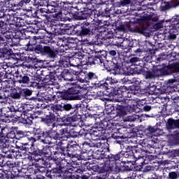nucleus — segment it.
<instances>
[{"label": "nucleus", "mask_w": 179, "mask_h": 179, "mask_svg": "<svg viewBox=\"0 0 179 179\" xmlns=\"http://www.w3.org/2000/svg\"><path fill=\"white\" fill-rule=\"evenodd\" d=\"M80 10V15L78 20H85L92 17L93 13H94V7L90 3H81V7L78 8Z\"/></svg>", "instance_id": "4468645a"}, {"label": "nucleus", "mask_w": 179, "mask_h": 179, "mask_svg": "<svg viewBox=\"0 0 179 179\" xmlns=\"http://www.w3.org/2000/svg\"><path fill=\"white\" fill-rule=\"evenodd\" d=\"M143 150H145V153L147 155L148 153H153V150L155 148L152 146V145L148 143H144V145H141Z\"/></svg>", "instance_id": "338daca9"}, {"label": "nucleus", "mask_w": 179, "mask_h": 179, "mask_svg": "<svg viewBox=\"0 0 179 179\" xmlns=\"http://www.w3.org/2000/svg\"><path fill=\"white\" fill-rule=\"evenodd\" d=\"M53 29V33L55 36H62V34H66V29L65 27L59 25L52 26Z\"/></svg>", "instance_id": "58836bf2"}, {"label": "nucleus", "mask_w": 179, "mask_h": 179, "mask_svg": "<svg viewBox=\"0 0 179 179\" xmlns=\"http://www.w3.org/2000/svg\"><path fill=\"white\" fill-rule=\"evenodd\" d=\"M150 64H152V56L148 55V56H145L142 60H140L138 66L145 67L146 65L147 66H150Z\"/></svg>", "instance_id": "37998d69"}, {"label": "nucleus", "mask_w": 179, "mask_h": 179, "mask_svg": "<svg viewBox=\"0 0 179 179\" xmlns=\"http://www.w3.org/2000/svg\"><path fill=\"white\" fill-rule=\"evenodd\" d=\"M29 62H31L34 64V68L37 69V68H42L43 67V60L38 59L36 57L29 56L28 57Z\"/></svg>", "instance_id": "79ce46f5"}, {"label": "nucleus", "mask_w": 179, "mask_h": 179, "mask_svg": "<svg viewBox=\"0 0 179 179\" xmlns=\"http://www.w3.org/2000/svg\"><path fill=\"white\" fill-rule=\"evenodd\" d=\"M33 94V91L29 90V88H21V97H24V99H27V97L31 96Z\"/></svg>", "instance_id": "e2e57ef3"}, {"label": "nucleus", "mask_w": 179, "mask_h": 179, "mask_svg": "<svg viewBox=\"0 0 179 179\" xmlns=\"http://www.w3.org/2000/svg\"><path fill=\"white\" fill-rule=\"evenodd\" d=\"M98 31L100 33L101 38L103 41H108V40L114 38V32L110 29L98 30Z\"/></svg>", "instance_id": "2f4dec72"}, {"label": "nucleus", "mask_w": 179, "mask_h": 179, "mask_svg": "<svg viewBox=\"0 0 179 179\" xmlns=\"http://www.w3.org/2000/svg\"><path fill=\"white\" fill-rule=\"evenodd\" d=\"M4 22H6V24H9L10 26H16L17 27H22L23 24H22V21L23 19L20 17H17L15 13H6L4 17Z\"/></svg>", "instance_id": "dca6fc26"}, {"label": "nucleus", "mask_w": 179, "mask_h": 179, "mask_svg": "<svg viewBox=\"0 0 179 179\" xmlns=\"http://www.w3.org/2000/svg\"><path fill=\"white\" fill-rule=\"evenodd\" d=\"M124 63L122 62V60L118 58H115L113 60V64H112V69H111V73H113V75H122L124 73L122 72L124 68Z\"/></svg>", "instance_id": "aec40b11"}, {"label": "nucleus", "mask_w": 179, "mask_h": 179, "mask_svg": "<svg viewBox=\"0 0 179 179\" xmlns=\"http://www.w3.org/2000/svg\"><path fill=\"white\" fill-rule=\"evenodd\" d=\"M69 111V115H71V117H74L75 118H77L78 121L83 122V120H82V116L79 114V108L78 107L77 103L73 104L72 108Z\"/></svg>", "instance_id": "c9c22d12"}, {"label": "nucleus", "mask_w": 179, "mask_h": 179, "mask_svg": "<svg viewBox=\"0 0 179 179\" xmlns=\"http://www.w3.org/2000/svg\"><path fill=\"white\" fill-rule=\"evenodd\" d=\"M179 35V31L177 28H171L170 26V29L169 33L167 34L168 40H176L177 36Z\"/></svg>", "instance_id": "a18cd8bd"}, {"label": "nucleus", "mask_w": 179, "mask_h": 179, "mask_svg": "<svg viewBox=\"0 0 179 179\" xmlns=\"http://www.w3.org/2000/svg\"><path fill=\"white\" fill-rule=\"evenodd\" d=\"M117 132L120 136L113 134L112 138L113 139H127V138H131L132 136H131L132 130L125 127L118 129Z\"/></svg>", "instance_id": "5701e85b"}, {"label": "nucleus", "mask_w": 179, "mask_h": 179, "mask_svg": "<svg viewBox=\"0 0 179 179\" xmlns=\"http://www.w3.org/2000/svg\"><path fill=\"white\" fill-rule=\"evenodd\" d=\"M61 78L64 80H72V74L68 70H64L60 74Z\"/></svg>", "instance_id": "bf43d9fd"}, {"label": "nucleus", "mask_w": 179, "mask_h": 179, "mask_svg": "<svg viewBox=\"0 0 179 179\" xmlns=\"http://www.w3.org/2000/svg\"><path fill=\"white\" fill-rule=\"evenodd\" d=\"M79 145H76V144H70L69 142L66 141V145H64L65 148V152L64 154V157H66L67 159H70V160L67 159V162L69 164L71 163V161L73 163H75L76 160H84L85 159V156L82 155L78 154L76 152V150L78 149V147Z\"/></svg>", "instance_id": "9d476101"}, {"label": "nucleus", "mask_w": 179, "mask_h": 179, "mask_svg": "<svg viewBox=\"0 0 179 179\" xmlns=\"http://www.w3.org/2000/svg\"><path fill=\"white\" fill-rule=\"evenodd\" d=\"M171 28L177 29L179 31V15H174L171 18Z\"/></svg>", "instance_id": "6e6d98bb"}, {"label": "nucleus", "mask_w": 179, "mask_h": 179, "mask_svg": "<svg viewBox=\"0 0 179 179\" xmlns=\"http://www.w3.org/2000/svg\"><path fill=\"white\" fill-rule=\"evenodd\" d=\"M82 7V3H79L75 6H70L69 7V13L72 15L74 19H76L77 20H79V15L80 13V9L79 8Z\"/></svg>", "instance_id": "473e14b6"}, {"label": "nucleus", "mask_w": 179, "mask_h": 179, "mask_svg": "<svg viewBox=\"0 0 179 179\" xmlns=\"http://www.w3.org/2000/svg\"><path fill=\"white\" fill-rule=\"evenodd\" d=\"M37 40L38 38L37 36H28L24 39H22V43H24V50L25 51H29L30 52H35L37 54L38 47H41L42 43H37Z\"/></svg>", "instance_id": "ddd939ff"}, {"label": "nucleus", "mask_w": 179, "mask_h": 179, "mask_svg": "<svg viewBox=\"0 0 179 179\" xmlns=\"http://www.w3.org/2000/svg\"><path fill=\"white\" fill-rule=\"evenodd\" d=\"M29 106L30 105L19 103L17 106H14V108L20 111V113L24 114L25 113L30 111V110H29Z\"/></svg>", "instance_id": "3c124183"}, {"label": "nucleus", "mask_w": 179, "mask_h": 179, "mask_svg": "<svg viewBox=\"0 0 179 179\" xmlns=\"http://www.w3.org/2000/svg\"><path fill=\"white\" fill-rule=\"evenodd\" d=\"M0 150L2 153L9 150V143L3 141V139H0Z\"/></svg>", "instance_id": "052dcab7"}, {"label": "nucleus", "mask_w": 179, "mask_h": 179, "mask_svg": "<svg viewBox=\"0 0 179 179\" xmlns=\"http://www.w3.org/2000/svg\"><path fill=\"white\" fill-rule=\"evenodd\" d=\"M50 110L53 111V113H55L58 117H61V113L64 111L62 103L52 104L50 106Z\"/></svg>", "instance_id": "49530a36"}, {"label": "nucleus", "mask_w": 179, "mask_h": 179, "mask_svg": "<svg viewBox=\"0 0 179 179\" xmlns=\"http://www.w3.org/2000/svg\"><path fill=\"white\" fill-rule=\"evenodd\" d=\"M50 160L53 162V170L50 171L52 176L55 177H61V173H69L68 167H69V162L67 159H62V157H50Z\"/></svg>", "instance_id": "6e6552de"}, {"label": "nucleus", "mask_w": 179, "mask_h": 179, "mask_svg": "<svg viewBox=\"0 0 179 179\" xmlns=\"http://www.w3.org/2000/svg\"><path fill=\"white\" fill-rule=\"evenodd\" d=\"M35 136L34 133L30 131H26L25 133L24 141H28V142L31 143L29 155L35 157L47 156L48 155V145H42V149L38 148V147H34V143L37 142V138Z\"/></svg>", "instance_id": "423d86ee"}, {"label": "nucleus", "mask_w": 179, "mask_h": 179, "mask_svg": "<svg viewBox=\"0 0 179 179\" xmlns=\"http://www.w3.org/2000/svg\"><path fill=\"white\" fill-rule=\"evenodd\" d=\"M50 0H34V6H47Z\"/></svg>", "instance_id": "0e129e2a"}, {"label": "nucleus", "mask_w": 179, "mask_h": 179, "mask_svg": "<svg viewBox=\"0 0 179 179\" xmlns=\"http://www.w3.org/2000/svg\"><path fill=\"white\" fill-rule=\"evenodd\" d=\"M34 135H37V138L40 139V138H47L48 135V130L45 131L43 130V129L38 128V129H34Z\"/></svg>", "instance_id": "5fc2aeb1"}, {"label": "nucleus", "mask_w": 179, "mask_h": 179, "mask_svg": "<svg viewBox=\"0 0 179 179\" xmlns=\"http://www.w3.org/2000/svg\"><path fill=\"white\" fill-rule=\"evenodd\" d=\"M124 159H127V158L125 157H122L119 159H117V162H118V160H119L123 164L122 166H121V167L117 166V167L119 169L118 173H120V171H132L134 170L133 161H131V160L125 161V160H124Z\"/></svg>", "instance_id": "a878e982"}, {"label": "nucleus", "mask_w": 179, "mask_h": 179, "mask_svg": "<svg viewBox=\"0 0 179 179\" xmlns=\"http://www.w3.org/2000/svg\"><path fill=\"white\" fill-rule=\"evenodd\" d=\"M105 61H107V52L106 50L98 51L95 52V55H91L87 57V66L96 65L101 66L104 65Z\"/></svg>", "instance_id": "9b49d317"}, {"label": "nucleus", "mask_w": 179, "mask_h": 179, "mask_svg": "<svg viewBox=\"0 0 179 179\" xmlns=\"http://www.w3.org/2000/svg\"><path fill=\"white\" fill-rule=\"evenodd\" d=\"M47 137L50 141V144L52 143V141H61L58 131L52 129L48 130Z\"/></svg>", "instance_id": "f704fd0d"}, {"label": "nucleus", "mask_w": 179, "mask_h": 179, "mask_svg": "<svg viewBox=\"0 0 179 179\" xmlns=\"http://www.w3.org/2000/svg\"><path fill=\"white\" fill-rule=\"evenodd\" d=\"M9 60L15 61V63L19 62V61L23 62V61H27V57L24 56V54L17 52L13 53V51L10 53V55L8 56V59Z\"/></svg>", "instance_id": "7c9ffc66"}, {"label": "nucleus", "mask_w": 179, "mask_h": 179, "mask_svg": "<svg viewBox=\"0 0 179 179\" xmlns=\"http://www.w3.org/2000/svg\"><path fill=\"white\" fill-rule=\"evenodd\" d=\"M129 89L127 88V91L123 94V96L122 97H119L120 99H122V97H127V95L128 93H131L133 94H136L138 93V90H139V86L132 85L129 87Z\"/></svg>", "instance_id": "de8ad7c7"}, {"label": "nucleus", "mask_w": 179, "mask_h": 179, "mask_svg": "<svg viewBox=\"0 0 179 179\" xmlns=\"http://www.w3.org/2000/svg\"><path fill=\"white\" fill-rule=\"evenodd\" d=\"M36 54H39L40 55H43L44 57H48V58L54 59V58H57V55L59 54V50L53 46L47 45L42 43L41 46L38 48V52Z\"/></svg>", "instance_id": "f8f14e48"}, {"label": "nucleus", "mask_w": 179, "mask_h": 179, "mask_svg": "<svg viewBox=\"0 0 179 179\" xmlns=\"http://www.w3.org/2000/svg\"><path fill=\"white\" fill-rule=\"evenodd\" d=\"M129 31L131 33H137L145 36V37H149L150 36V27L148 24H143L136 27L129 28Z\"/></svg>", "instance_id": "6ab92c4d"}, {"label": "nucleus", "mask_w": 179, "mask_h": 179, "mask_svg": "<svg viewBox=\"0 0 179 179\" xmlns=\"http://www.w3.org/2000/svg\"><path fill=\"white\" fill-rule=\"evenodd\" d=\"M24 15L27 17H30V19H37V9L30 8H25L24 10Z\"/></svg>", "instance_id": "ea45409f"}, {"label": "nucleus", "mask_w": 179, "mask_h": 179, "mask_svg": "<svg viewBox=\"0 0 179 179\" xmlns=\"http://www.w3.org/2000/svg\"><path fill=\"white\" fill-rule=\"evenodd\" d=\"M150 66L145 65L144 67H140L137 71V75H143L145 79H155L153 71H150Z\"/></svg>", "instance_id": "bb28decb"}, {"label": "nucleus", "mask_w": 179, "mask_h": 179, "mask_svg": "<svg viewBox=\"0 0 179 179\" xmlns=\"http://www.w3.org/2000/svg\"><path fill=\"white\" fill-rule=\"evenodd\" d=\"M73 31L77 34V36H80V37H86V36H96V33L99 32V29L96 25L84 21L80 24L74 27Z\"/></svg>", "instance_id": "0eeeda50"}, {"label": "nucleus", "mask_w": 179, "mask_h": 179, "mask_svg": "<svg viewBox=\"0 0 179 179\" xmlns=\"http://www.w3.org/2000/svg\"><path fill=\"white\" fill-rule=\"evenodd\" d=\"M171 143L173 145H179V132L171 135Z\"/></svg>", "instance_id": "774afa93"}, {"label": "nucleus", "mask_w": 179, "mask_h": 179, "mask_svg": "<svg viewBox=\"0 0 179 179\" xmlns=\"http://www.w3.org/2000/svg\"><path fill=\"white\" fill-rule=\"evenodd\" d=\"M108 115L110 120H114V118H117V117H124V115H127V110L124 105H117L111 109L110 112L108 113Z\"/></svg>", "instance_id": "a211bd4d"}, {"label": "nucleus", "mask_w": 179, "mask_h": 179, "mask_svg": "<svg viewBox=\"0 0 179 179\" xmlns=\"http://www.w3.org/2000/svg\"><path fill=\"white\" fill-rule=\"evenodd\" d=\"M52 86H53L54 93L57 94V97L60 100H80L82 96L79 94L85 90L83 87L78 83L73 84L71 87L64 91L58 90L61 89V85L58 83L52 82Z\"/></svg>", "instance_id": "7ed1b4c3"}, {"label": "nucleus", "mask_w": 179, "mask_h": 179, "mask_svg": "<svg viewBox=\"0 0 179 179\" xmlns=\"http://www.w3.org/2000/svg\"><path fill=\"white\" fill-rule=\"evenodd\" d=\"M41 99H42L43 101H45V103H51V101H54V99H55V95L54 94L45 92L43 94V96Z\"/></svg>", "instance_id": "864d4df0"}, {"label": "nucleus", "mask_w": 179, "mask_h": 179, "mask_svg": "<svg viewBox=\"0 0 179 179\" xmlns=\"http://www.w3.org/2000/svg\"><path fill=\"white\" fill-rule=\"evenodd\" d=\"M12 100H20L22 99L21 88H13L9 93H1L0 99L3 100L1 103H9Z\"/></svg>", "instance_id": "2eb2a0df"}, {"label": "nucleus", "mask_w": 179, "mask_h": 179, "mask_svg": "<svg viewBox=\"0 0 179 179\" xmlns=\"http://www.w3.org/2000/svg\"><path fill=\"white\" fill-rule=\"evenodd\" d=\"M57 122H63L66 125H69L72 124V122L74 123V127H82V124L83 122H81L80 120H78V117H57Z\"/></svg>", "instance_id": "412c9836"}, {"label": "nucleus", "mask_w": 179, "mask_h": 179, "mask_svg": "<svg viewBox=\"0 0 179 179\" xmlns=\"http://www.w3.org/2000/svg\"><path fill=\"white\" fill-rule=\"evenodd\" d=\"M48 11L45 8L36 9V19L47 20L48 19Z\"/></svg>", "instance_id": "e433bc0d"}, {"label": "nucleus", "mask_w": 179, "mask_h": 179, "mask_svg": "<svg viewBox=\"0 0 179 179\" xmlns=\"http://www.w3.org/2000/svg\"><path fill=\"white\" fill-rule=\"evenodd\" d=\"M110 78L111 77H107L101 80L97 73L85 70L84 77L80 79V82L81 83H90L95 87H105L106 85L110 83Z\"/></svg>", "instance_id": "39448f33"}, {"label": "nucleus", "mask_w": 179, "mask_h": 179, "mask_svg": "<svg viewBox=\"0 0 179 179\" xmlns=\"http://www.w3.org/2000/svg\"><path fill=\"white\" fill-rule=\"evenodd\" d=\"M8 109L10 113H13L11 117H15V118H22L24 113L17 110V109L15 108V106H10Z\"/></svg>", "instance_id": "603ef678"}, {"label": "nucleus", "mask_w": 179, "mask_h": 179, "mask_svg": "<svg viewBox=\"0 0 179 179\" xmlns=\"http://www.w3.org/2000/svg\"><path fill=\"white\" fill-rule=\"evenodd\" d=\"M36 118V115L33 113H29V110L24 113L22 117L20 119L22 124L25 125H31L33 120Z\"/></svg>", "instance_id": "c85d7f7f"}, {"label": "nucleus", "mask_w": 179, "mask_h": 179, "mask_svg": "<svg viewBox=\"0 0 179 179\" xmlns=\"http://www.w3.org/2000/svg\"><path fill=\"white\" fill-rule=\"evenodd\" d=\"M15 78V80L18 82V83L22 85H28L29 82H30V79L31 78V76L29 74H26L23 72L15 71L13 74Z\"/></svg>", "instance_id": "b1692460"}, {"label": "nucleus", "mask_w": 179, "mask_h": 179, "mask_svg": "<svg viewBox=\"0 0 179 179\" xmlns=\"http://www.w3.org/2000/svg\"><path fill=\"white\" fill-rule=\"evenodd\" d=\"M109 83L103 87H98L99 89H103L105 91H99L96 93V97L102 101H108L110 97H122L124 93L127 92V87L124 85H120L121 83L117 80L110 77L108 79Z\"/></svg>", "instance_id": "f03ea898"}, {"label": "nucleus", "mask_w": 179, "mask_h": 179, "mask_svg": "<svg viewBox=\"0 0 179 179\" xmlns=\"http://www.w3.org/2000/svg\"><path fill=\"white\" fill-rule=\"evenodd\" d=\"M92 157L96 160H101V164L94 165L91 170L98 173L99 176L108 175L110 173L117 174L120 171V168L117 165V159L118 157L115 154H112L110 151V146L106 145L102 151L98 150L93 152Z\"/></svg>", "instance_id": "f257e3e1"}, {"label": "nucleus", "mask_w": 179, "mask_h": 179, "mask_svg": "<svg viewBox=\"0 0 179 179\" xmlns=\"http://www.w3.org/2000/svg\"><path fill=\"white\" fill-rule=\"evenodd\" d=\"M48 13H55L54 16L56 19H59L61 15H62V7H58L57 6L48 5V9H46Z\"/></svg>", "instance_id": "c756f323"}, {"label": "nucleus", "mask_w": 179, "mask_h": 179, "mask_svg": "<svg viewBox=\"0 0 179 179\" xmlns=\"http://www.w3.org/2000/svg\"><path fill=\"white\" fill-rule=\"evenodd\" d=\"M87 57L83 55L82 52L76 53L72 58L67 59V61L62 60V65L65 68L66 66H73L78 68V69H82L83 65L87 66Z\"/></svg>", "instance_id": "1a4fd4ad"}, {"label": "nucleus", "mask_w": 179, "mask_h": 179, "mask_svg": "<svg viewBox=\"0 0 179 179\" xmlns=\"http://www.w3.org/2000/svg\"><path fill=\"white\" fill-rule=\"evenodd\" d=\"M57 118L54 113H49V115H46L45 117L41 118V122L46 124L48 127H55V122H57Z\"/></svg>", "instance_id": "cd10ccee"}, {"label": "nucleus", "mask_w": 179, "mask_h": 179, "mask_svg": "<svg viewBox=\"0 0 179 179\" xmlns=\"http://www.w3.org/2000/svg\"><path fill=\"white\" fill-rule=\"evenodd\" d=\"M58 79V76L57 75V71H50L49 74L46 75L44 82H55Z\"/></svg>", "instance_id": "09e8293b"}, {"label": "nucleus", "mask_w": 179, "mask_h": 179, "mask_svg": "<svg viewBox=\"0 0 179 179\" xmlns=\"http://www.w3.org/2000/svg\"><path fill=\"white\" fill-rule=\"evenodd\" d=\"M17 127H12L8 130V133L7 134V139H16V131Z\"/></svg>", "instance_id": "4d7b16f0"}, {"label": "nucleus", "mask_w": 179, "mask_h": 179, "mask_svg": "<svg viewBox=\"0 0 179 179\" xmlns=\"http://www.w3.org/2000/svg\"><path fill=\"white\" fill-rule=\"evenodd\" d=\"M179 6V0H172L171 1H162L160 6V10L162 12H166V10H170V9H174Z\"/></svg>", "instance_id": "393cba45"}, {"label": "nucleus", "mask_w": 179, "mask_h": 179, "mask_svg": "<svg viewBox=\"0 0 179 179\" xmlns=\"http://www.w3.org/2000/svg\"><path fill=\"white\" fill-rule=\"evenodd\" d=\"M11 52L12 50L9 48V45H4L3 47L0 48V55H1V57H3V58L8 59Z\"/></svg>", "instance_id": "a19ab883"}, {"label": "nucleus", "mask_w": 179, "mask_h": 179, "mask_svg": "<svg viewBox=\"0 0 179 179\" xmlns=\"http://www.w3.org/2000/svg\"><path fill=\"white\" fill-rule=\"evenodd\" d=\"M117 157V160L121 159V157H125L126 159H135V157H145L148 162H152L153 160L152 155H148L145 152V150L142 147V145H127L124 151H120L115 154Z\"/></svg>", "instance_id": "20e7f679"}, {"label": "nucleus", "mask_w": 179, "mask_h": 179, "mask_svg": "<svg viewBox=\"0 0 179 179\" xmlns=\"http://www.w3.org/2000/svg\"><path fill=\"white\" fill-rule=\"evenodd\" d=\"M48 149L50 150L51 153L54 155V156H59V155H62V156H64V154L65 153V143L62 141H60L58 143V145H54L52 147L48 146Z\"/></svg>", "instance_id": "4be33fe9"}, {"label": "nucleus", "mask_w": 179, "mask_h": 179, "mask_svg": "<svg viewBox=\"0 0 179 179\" xmlns=\"http://www.w3.org/2000/svg\"><path fill=\"white\" fill-rule=\"evenodd\" d=\"M10 75H12V71H3L0 72V83H1L4 79H9Z\"/></svg>", "instance_id": "69168bd1"}, {"label": "nucleus", "mask_w": 179, "mask_h": 179, "mask_svg": "<svg viewBox=\"0 0 179 179\" xmlns=\"http://www.w3.org/2000/svg\"><path fill=\"white\" fill-rule=\"evenodd\" d=\"M45 93H49L50 94H54V89L52 86V81H45L43 86Z\"/></svg>", "instance_id": "8fccbe9b"}, {"label": "nucleus", "mask_w": 179, "mask_h": 179, "mask_svg": "<svg viewBox=\"0 0 179 179\" xmlns=\"http://www.w3.org/2000/svg\"><path fill=\"white\" fill-rule=\"evenodd\" d=\"M117 101L119 102L122 101L124 107L131 106H132V107L138 106V102H136V100L132 99L130 97L127 99H117Z\"/></svg>", "instance_id": "4c0bfd02"}, {"label": "nucleus", "mask_w": 179, "mask_h": 179, "mask_svg": "<svg viewBox=\"0 0 179 179\" xmlns=\"http://www.w3.org/2000/svg\"><path fill=\"white\" fill-rule=\"evenodd\" d=\"M152 73L154 75V78H159L160 76H163V75H170L169 71L166 70L164 68H162L161 66H154L152 69Z\"/></svg>", "instance_id": "72a5a7b5"}, {"label": "nucleus", "mask_w": 179, "mask_h": 179, "mask_svg": "<svg viewBox=\"0 0 179 179\" xmlns=\"http://www.w3.org/2000/svg\"><path fill=\"white\" fill-rule=\"evenodd\" d=\"M30 146L31 145L29 144V143H22L20 145H19V143H16L15 144L16 149L24 151L25 155H27V152L30 153Z\"/></svg>", "instance_id": "c03bdc74"}, {"label": "nucleus", "mask_w": 179, "mask_h": 179, "mask_svg": "<svg viewBox=\"0 0 179 179\" xmlns=\"http://www.w3.org/2000/svg\"><path fill=\"white\" fill-rule=\"evenodd\" d=\"M9 128L8 127H1L0 126V138L1 139H2V138L3 139H6L7 136H8V134L9 132Z\"/></svg>", "instance_id": "680f3d73"}, {"label": "nucleus", "mask_w": 179, "mask_h": 179, "mask_svg": "<svg viewBox=\"0 0 179 179\" xmlns=\"http://www.w3.org/2000/svg\"><path fill=\"white\" fill-rule=\"evenodd\" d=\"M106 145L108 146V143H101V141H100V140H99V141L94 140V142H92L90 143L85 141L82 145L81 153H86L87 152H90V150H92L90 149V148H101V149H103V147L106 146V148H104V149H107Z\"/></svg>", "instance_id": "f3484780"}, {"label": "nucleus", "mask_w": 179, "mask_h": 179, "mask_svg": "<svg viewBox=\"0 0 179 179\" xmlns=\"http://www.w3.org/2000/svg\"><path fill=\"white\" fill-rule=\"evenodd\" d=\"M134 159H136L134 164L136 165L143 166V164H148L150 162L145 157H134Z\"/></svg>", "instance_id": "13d9d810"}]
</instances>
